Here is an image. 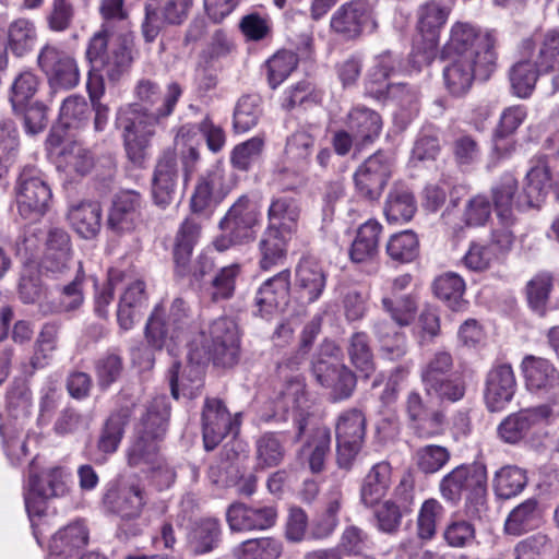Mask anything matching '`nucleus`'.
Returning <instances> with one entry per match:
<instances>
[{"label":"nucleus","instance_id":"25","mask_svg":"<svg viewBox=\"0 0 559 559\" xmlns=\"http://www.w3.org/2000/svg\"><path fill=\"white\" fill-rule=\"evenodd\" d=\"M142 204L143 199L136 191L117 193L109 210L107 227L117 235L132 231L141 222Z\"/></svg>","mask_w":559,"mask_h":559},{"label":"nucleus","instance_id":"13","mask_svg":"<svg viewBox=\"0 0 559 559\" xmlns=\"http://www.w3.org/2000/svg\"><path fill=\"white\" fill-rule=\"evenodd\" d=\"M496 37L492 32H481L471 23L456 22L450 29V37L443 47L444 58L479 60L489 50L495 51Z\"/></svg>","mask_w":559,"mask_h":559},{"label":"nucleus","instance_id":"22","mask_svg":"<svg viewBox=\"0 0 559 559\" xmlns=\"http://www.w3.org/2000/svg\"><path fill=\"white\" fill-rule=\"evenodd\" d=\"M290 272L283 270L266 280L255 292L254 307L261 318H270L285 309L289 301Z\"/></svg>","mask_w":559,"mask_h":559},{"label":"nucleus","instance_id":"58","mask_svg":"<svg viewBox=\"0 0 559 559\" xmlns=\"http://www.w3.org/2000/svg\"><path fill=\"white\" fill-rule=\"evenodd\" d=\"M75 16V0H51L45 21L51 32L63 33L73 26Z\"/></svg>","mask_w":559,"mask_h":559},{"label":"nucleus","instance_id":"29","mask_svg":"<svg viewBox=\"0 0 559 559\" xmlns=\"http://www.w3.org/2000/svg\"><path fill=\"white\" fill-rule=\"evenodd\" d=\"M135 406V401H128L120 404V406L110 414L104 424L97 441V448L100 452L105 454H112L118 450L124 435V428L128 425Z\"/></svg>","mask_w":559,"mask_h":559},{"label":"nucleus","instance_id":"11","mask_svg":"<svg viewBox=\"0 0 559 559\" xmlns=\"http://www.w3.org/2000/svg\"><path fill=\"white\" fill-rule=\"evenodd\" d=\"M487 489V469L481 463L462 464L445 474L439 484L443 499L456 504L463 493L467 500L484 498Z\"/></svg>","mask_w":559,"mask_h":559},{"label":"nucleus","instance_id":"38","mask_svg":"<svg viewBox=\"0 0 559 559\" xmlns=\"http://www.w3.org/2000/svg\"><path fill=\"white\" fill-rule=\"evenodd\" d=\"M542 522V511L536 499H527L516 506L504 522L508 535L520 536L536 530Z\"/></svg>","mask_w":559,"mask_h":559},{"label":"nucleus","instance_id":"24","mask_svg":"<svg viewBox=\"0 0 559 559\" xmlns=\"http://www.w3.org/2000/svg\"><path fill=\"white\" fill-rule=\"evenodd\" d=\"M516 391V379L510 364L493 366L486 377L485 403L490 412L503 409Z\"/></svg>","mask_w":559,"mask_h":559},{"label":"nucleus","instance_id":"32","mask_svg":"<svg viewBox=\"0 0 559 559\" xmlns=\"http://www.w3.org/2000/svg\"><path fill=\"white\" fill-rule=\"evenodd\" d=\"M450 9L439 1H429L420 5L417 12V28L428 49H433L439 41L442 26L445 24Z\"/></svg>","mask_w":559,"mask_h":559},{"label":"nucleus","instance_id":"60","mask_svg":"<svg viewBox=\"0 0 559 559\" xmlns=\"http://www.w3.org/2000/svg\"><path fill=\"white\" fill-rule=\"evenodd\" d=\"M451 459L448 448L438 444H427L416 450L414 461L417 468L426 474H435L442 469Z\"/></svg>","mask_w":559,"mask_h":559},{"label":"nucleus","instance_id":"12","mask_svg":"<svg viewBox=\"0 0 559 559\" xmlns=\"http://www.w3.org/2000/svg\"><path fill=\"white\" fill-rule=\"evenodd\" d=\"M442 70L443 84L453 96H463L472 87L476 78L487 80L496 69V56L489 50L479 60L447 58Z\"/></svg>","mask_w":559,"mask_h":559},{"label":"nucleus","instance_id":"35","mask_svg":"<svg viewBox=\"0 0 559 559\" xmlns=\"http://www.w3.org/2000/svg\"><path fill=\"white\" fill-rule=\"evenodd\" d=\"M347 127L357 143L372 142L380 135L382 119L380 115L365 106H355L347 115Z\"/></svg>","mask_w":559,"mask_h":559},{"label":"nucleus","instance_id":"2","mask_svg":"<svg viewBox=\"0 0 559 559\" xmlns=\"http://www.w3.org/2000/svg\"><path fill=\"white\" fill-rule=\"evenodd\" d=\"M124 0H100L103 23L90 38L86 59L94 69L104 70L111 82L119 81L131 68L135 58L133 32L116 27L128 19Z\"/></svg>","mask_w":559,"mask_h":559},{"label":"nucleus","instance_id":"62","mask_svg":"<svg viewBox=\"0 0 559 559\" xmlns=\"http://www.w3.org/2000/svg\"><path fill=\"white\" fill-rule=\"evenodd\" d=\"M314 139L309 130H299L288 138L286 158L290 164L310 167Z\"/></svg>","mask_w":559,"mask_h":559},{"label":"nucleus","instance_id":"56","mask_svg":"<svg viewBox=\"0 0 559 559\" xmlns=\"http://www.w3.org/2000/svg\"><path fill=\"white\" fill-rule=\"evenodd\" d=\"M262 116L261 98L258 95H243L234 110V129L247 132L255 127Z\"/></svg>","mask_w":559,"mask_h":559},{"label":"nucleus","instance_id":"3","mask_svg":"<svg viewBox=\"0 0 559 559\" xmlns=\"http://www.w3.org/2000/svg\"><path fill=\"white\" fill-rule=\"evenodd\" d=\"M191 124L181 126L175 138V148L164 150L156 160L152 177L154 203L166 209L177 197L180 179L187 186L200 162L199 148L186 141L194 134Z\"/></svg>","mask_w":559,"mask_h":559},{"label":"nucleus","instance_id":"64","mask_svg":"<svg viewBox=\"0 0 559 559\" xmlns=\"http://www.w3.org/2000/svg\"><path fill=\"white\" fill-rule=\"evenodd\" d=\"M444 515L443 506L433 498L427 499L421 504L417 518V535L420 539H431L437 531V524Z\"/></svg>","mask_w":559,"mask_h":559},{"label":"nucleus","instance_id":"33","mask_svg":"<svg viewBox=\"0 0 559 559\" xmlns=\"http://www.w3.org/2000/svg\"><path fill=\"white\" fill-rule=\"evenodd\" d=\"M281 225L276 226L274 223H270L259 241L260 266L264 271L283 264L286 259L287 239L282 230L285 224Z\"/></svg>","mask_w":559,"mask_h":559},{"label":"nucleus","instance_id":"47","mask_svg":"<svg viewBox=\"0 0 559 559\" xmlns=\"http://www.w3.org/2000/svg\"><path fill=\"white\" fill-rule=\"evenodd\" d=\"M88 542V531L83 521H75L58 531L50 544L53 554L71 556L74 550L84 547Z\"/></svg>","mask_w":559,"mask_h":559},{"label":"nucleus","instance_id":"9","mask_svg":"<svg viewBox=\"0 0 559 559\" xmlns=\"http://www.w3.org/2000/svg\"><path fill=\"white\" fill-rule=\"evenodd\" d=\"M204 356L214 365L234 366L239 358V338L236 323L229 318L215 319L207 331H200Z\"/></svg>","mask_w":559,"mask_h":559},{"label":"nucleus","instance_id":"27","mask_svg":"<svg viewBox=\"0 0 559 559\" xmlns=\"http://www.w3.org/2000/svg\"><path fill=\"white\" fill-rule=\"evenodd\" d=\"M317 380L328 390V397L333 403L349 399L357 383L356 376L348 367L323 360L317 368Z\"/></svg>","mask_w":559,"mask_h":559},{"label":"nucleus","instance_id":"17","mask_svg":"<svg viewBox=\"0 0 559 559\" xmlns=\"http://www.w3.org/2000/svg\"><path fill=\"white\" fill-rule=\"evenodd\" d=\"M204 449L213 451L228 433L237 435L240 423L233 418L224 402L216 397L204 401L201 415Z\"/></svg>","mask_w":559,"mask_h":559},{"label":"nucleus","instance_id":"39","mask_svg":"<svg viewBox=\"0 0 559 559\" xmlns=\"http://www.w3.org/2000/svg\"><path fill=\"white\" fill-rule=\"evenodd\" d=\"M417 210L412 191L404 185H394L390 190L384 214L389 223H406L411 221Z\"/></svg>","mask_w":559,"mask_h":559},{"label":"nucleus","instance_id":"8","mask_svg":"<svg viewBox=\"0 0 559 559\" xmlns=\"http://www.w3.org/2000/svg\"><path fill=\"white\" fill-rule=\"evenodd\" d=\"M526 390L545 400L552 413L559 415V369L548 359L526 355L521 362Z\"/></svg>","mask_w":559,"mask_h":559},{"label":"nucleus","instance_id":"7","mask_svg":"<svg viewBox=\"0 0 559 559\" xmlns=\"http://www.w3.org/2000/svg\"><path fill=\"white\" fill-rule=\"evenodd\" d=\"M14 190L17 211L23 218L36 221L46 214L52 193L38 168L32 165L23 166Z\"/></svg>","mask_w":559,"mask_h":559},{"label":"nucleus","instance_id":"31","mask_svg":"<svg viewBox=\"0 0 559 559\" xmlns=\"http://www.w3.org/2000/svg\"><path fill=\"white\" fill-rule=\"evenodd\" d=\"M223 183V175L218 169L207 170L199 177L190 199V210L193 214H204L211 207L216 206L223 199L219 188Z\"/></svg>","mask_w":559,"mask_h":559},{"label":"nucleus","instance_id":"41","mask_svg":"<svg viewBox=\"0 0 559 559\" xmlns=\"http://www.w3.org/2000/svg\"><path fill=\"white\" fill-rule=\"evenodd\" d=\"M221 524L217 519L205 518L197 521L188 535V545L195 555H203L217 547L221 540Z\"/></svg>","mask_w":559,"mask_h":559},{"label":"nucleus","instance_id":"51","mask_svg":"<svg viewBox=\"0 0 559 559\" xmlns=\"http://www.w3.org/2000/svg\"><path fill=\"white\" fill-rule=\"evenodd\" d=\"M527 477L524 469L516 466L500 468L493 478V489L498 498L511 499L525 488Z\"/></svg>","mask_w":559,"mask_h":559},{"label":"nucleus","instance_id":"16","mask_svg":"<svg viewBox=\"0 0 559 559\" xmlns=\"http://www.w3.org/2000/svg\"><path fill=\"white\" fill-rule=\"evenodd\" d=\"M393 169V160L386 153L378 151L369 156L355 171L354 182L359 197L374 201L378 200Z\"/></svg>","mask_w":559,"mask_h":559},{"label":"nucleus","instance_id":"36","mask_svg":"<svg viewBox=\"0 0 559 559\" xmlns=\"http://www.w3.org/2000/svg\"><path fill=\"white\" fill-rule=\"evenodd\" d=\"M103 210L98 202H81L70 207L71 227L84 239L97 236L102 227Z\"/></svg>","mask_w":559,"mask_h":559},{"label":"nucleus","instance_id":"50","mask_svg":"<svg viewBox=\"0 0 559 559\" xmlns=\"http://www.w3.org/2000/svg\"><path fill=\"white\" fill-rule=\"evenodd\" d=\"M36 39L35 24L27 19H17L8 27V48L17 57L31 51Z\"/></svg>","mask_w":559,"mask_h":559},{"label":"nucleus","instance_id":"6","mask_svg":"<svg viewBox=\"0 0 559 559\" xmlns=\"http://www.w3.org/2000/svg\"><path fill=\"white\" fill-rule=\"evenodd\" d=\"M260 218L258 202L248 194L240 195L219 219V234L213 239V247L218 252H225L252 242Z\"/></svg>","mask_w":559,"mask_h":559},{"label":"nucleus","instance_id":"46","mask_svg":"<svg viewBox=\"0 0 559 559\" xmlns=\"http://www.w3.org/2000/svg\"><path fill=\"white\" fill-rule=\"evenodd\" d=\"M401 68V62L390 52L377 57L373 68L369 71L366 90L377 99H382L385 93V85L390 84L388 80Z\"/></svg>","mask_w":559,"mask_h":559},{"label":"nucleus","instance_id":"20","mask_svg":"<svg viewBox=\"0 0 559 559\" xmlns=\"http://www.w3.org/2000/svg\"><path fill=\"white\" fill-rule=\"evenodd\" d=\"M338 464L346 465L359 452L366 435V417L361 409L349 408L340 414L335 425Z\"/></svg>","mask_w":559,"mask_h":559},{"label":"nucleus","instance_id":"59","mask_svg":"<svg viewBox=\"0 0 559 559\" xmlns=\"http://www.w3.org/2000/svg\"><path fill=\"white\" fill-rule=\"evenodd\" d=\"M308 170L307 166L290 164L286 160L284 166L274 171L273 181L283 191L300 193L308 186Z\"/></svg>","mask_w":559,"mask_h":559},{"label":"nucleus","instance_id":"18","mask_svg":"<svg viewBox=\"0 0 559 559\" xmlns=\"http://www.w3.org/2000/svg\"><path fill=\"white\" fill-rule=\"evenodd\" d=\"M331 28L346 39H355L365 31L373 32L377 22L369 0H352L341 5L332 15Z\"/></svg>","mask_w":559,"mask_h":559},{"label":"nucleus","instance_id":"19","mask_svg":"<svg viewBox=\"0 0 559 559\" xmlns=\"http://www.w3.org/2000/svg\"><path fill=\"white\" fill-rule=\"evenodd\" d=\"M558 415L546 405H536L520 409L508 415L497 428V435L501 441L508 444H516L524 440L543 423L548 424Z\"/></svg>","mask_w":559,"mask_h":559},{"label":"nucleus","instance_id":"49","mask_svg":"<svg viewBox=\"0 0 559 559\" xmlns=\"http://www.w3.org/2000/svg\"><path fill=\"white\" fill-rule=\"evenodd\" d=\"M41 80L34 72L25 70L20 72L13 80L9 91V102L12 111H21L25 104L32 103V99L39 91Z\"/></svg>","mask_w":559,"mask_h":559},{"label":"nucleus","instance_id":"23","mask_svg":"<svg viewBox=\"0 0 559 559\" xmlns=\"http://www.w3.org/2000/svg\"><path fill=\"white\" fill-rule=\"evenodd\" d=\"M276 519L277 511L272 506L251 507L235 502L226 511V521L231 532L264 531L272 527Z\"/></svg>","mask_w":559,"mask_h":559},{"label":"nucleus","instance_id":"15","mask_svg":"<svg viewBox=\"0 0 559 559\" xmlns=\"http://www.w3.org/2000/svg\"><path fill=\"white\" fill-rule=\"evenodd\" d=\"M40 70L47 75L52 90H71L80 82V70L75 59L53 45H45L37 57Z\"/></svg>","mask_w":559,"mask_h":559},{"label":"nucleus","instance_id":"54","mask_svg":"<svg viewBox=\"0 0 559 559\" xmlns=\"http://www.w3.org/2000/svg\"><path fill=\"white\" fill-rule=\"evenodd\" d=\"M240 274L241 265L239 263L221 267L211 281V300L218 302L231 299L235 295L236 283Z\"/></svg>","mask_w":559,"mask_h":559},{"label":"nucleus","instance_id":"14","mask_svg":"<svg viewBox=\"0 0 559 559\" xmlns=\"http://www.w3.org/2000/svg\"><path fill=\"white\" fill-rule=\"evenodd\" d=\"M193 7V0H148L142 35L146 43H153L165 26H178L186 22Z\"/></svg>","mask_w":559,"mask_h":559},{"label":"nucleus","instance_id":"45","mask_svg":"<svg viewBox=\"0 0 559 559\" xmlns=\"http://www.w3.org/2000/svg\"><path fill=\"white\" fill-rule=\"evenodd\" d=\"M432 289L438 299L454 311L461 310L466 301L463 296L466 285L462 276L453 272L439 275L432 283Z\"/></svg>","mask_w":559,"mask_h":559},{"label":"nucleus","instance_id":"10","mask_svg":"<svg viewBox=\"0 0 559 559\" xmlns=\"http://www.w3.org/2000/svg\"><path fill=\"white\" fill-rule=\"evenodd\" d=\"M34 459L29 464L28 485L24 493L25 508L31 519L45 513L48 499L68 492L67 474L62 467L53 466L37 474Z\"/></svg>","mask_w":559,"mask_h":559},{"label":"nucleus","instance_id":"5","mask_svg":"<svg viewBox=\"0 0 559 559\" xmlns=\"http://www.w3.org/2000/svg\"><path fill=\"white\" fill-rule=\"evenodd\" d=\"M198 330L197 316L181 297L175 298L168 311L156 306L145 326L147 343L156 348H169L189 342Z\"/></svg>","mask_w":559,"mask_h":559},{"label":"nucleus","instance_id":"21","mask_svg":"<svg viewBox=\"0 0 559 559\" xmlns=\"http://www.w3.org/2000/svg\"><path fill=\"white\" fill-rule=\"evenodd\" d=\"M146 503V491L139 483L112 485L104 496L106 509L123 521L140 518Z\"/></svg>","mask_w":559,"mask_h":559},{"label":"nucleus","instance_id":"4","mask_svg":"<svg viewBox=\"0 0 559 559\" xmlns=\"http://www.w3.org/2000/svg\"><path fill=\"white\" fill-rule=\"evenodd\" d=\"M522 49V58L508 72L511 93L528 98L542 75H549L552 90L559 91V29L548 31L537 46L532 39L524 40Z\"/></svg>","mask_w":559,"mask_h":559},{"label":"nucleus","instance_id":"63","mask_svg":"<svg viewBox=\"0 0 559 559\" xmlns=\"http://www.w3.org/2000/svg\"><path fill=\"white\" fill-rule=\"evenodd\" d=\"M201 224L194 217H187L179 226L174 242V259L182 262L185 255H192L193 248L201 236Z\"/></svg>","mask_w":559,"mask_h":559},{"label":"nucleus","instance_id":"40","mask_svg":"<svg viewBox=\"0 0 559 559\" xmlns=\"http://www.w3.org/2000/svg\"><path fill=\"white\" fill-rule=\"evenodd\" d=\"M391 484V466L388 462L374 464L366 475L360 489V499L366 507L376 506L386 493Z\"/></svg>","mask_w":559,"mask_h":559},{"label":"nucleus","instance_id":"52","mask_svg":"<svg viewBox=\"0 0 559 559\" xmlns=\"http://www.w3.org/2000/svg\"><path fill=\"white\" fill-rule=\"evenodd\" d=\"M281 554V542L272 537L247 539L234 549L237 559H277Z\"/></svg>","mask_w":559,"mask_h":559},{"label":"nucleus","instance_id":"53","mask_svg":"<svg viewBox=\"0 0 559 559\" xmlns=\"http://www.w3.org/2000/svg\"><path fill=\"white\" fill-rule=\"evenodd\" d=\"M347 354L353 366L368 378L374 371L373 354L365 332H356L348 340Z\"/></svg>","mask_w":559,"mask_h":559},{"label":"nucleus","instance_id":"44","mask_svg":"<svg viewBox=\"0 0 559 559\" xmlns=\"http://www.w3.org/2000/svg\"><path fill=\"white\" fill-rule=\"evenodd\" d=\"M158 443V440L136 433L127 451L128 465L142 471L155 469L162 460Z\"/></svg>","mask_w":559,"mask_h":559},{"label":"nucleus","instance_id":"61","mask_svg":"<svg viewBox=\"0 0 559 559\" xmlns=\"http://www.w3.org/2000/svg\"><path fill=\"white\" fill-rule=\"evenodd\" d=\"M91 104L79 94H72L63 99L60 107V119L68 128L85 126L91 118Z\"/></svg>","mask_w":559,"mask_h":559},{"label":"nucleus","instance_id":"55","mask_svg":"<svg viewBox=\"0 0 559 559\" xmlns=\"http://www.w3.org/2000/svg\"><path fill=\"white\" fill-rule=\"evenodd\" d=\"M386 253L395 262L409 263L419 254V240L412 230H404L390 237Z\"/></svg>","mask_w":559,"mask_h":559},{"label":"nucleus","instance_id":"42","mask_svg":"<svg viewBox=\"0 0 559 559\" xmlns=\"http://www.w3.org/2000/svg\"><path fill=\"white\" fill-rule=\"evenodd\" d=\"M426 395L440 405L462 401L467 391V383L462 373H454L423 386Z\"/></svg>","mask_w":559,"mask_h":559},{"label":"nucleus","instance_id":"28","mask_svg":"<svg viewBox=\"0 0 559 559\" xmlns=\"http://www.w3.org/2000/svg\"><path fill=\"white\" fill-rule=\"evenodd\" d=\"M203 356L199 355L197 361L191 360L181 366L180 362H174L168 370V380L170 392L174 399L178 400L180 395L194 399L203 388L204 366L201 362Z\"/></svg>","mask_w":559,"mask_h":559},{"label":"nucleus","instance_id":"48","mask_svg":"<svg viewBox=\"0 0 559 559\" xmlns=\"http://www.w3.org/2000/svg\"><path fill=\"white\" fill-rule=\"evenodd\" d=\"M305 402L304 383L298 379L289 380L282 384L272 400L274 416L285 419L290 409L301 411Z\"/></svg>","mask_w":559,"mask_h":559},{"label":"nucleus","instance_id":"57","mask_svg":"<svg viewBox=\"0 0 559 559\" xmlns=\"http://www.w3.org/2000/svg\"><path fill=\"white\" fill-rule=\"evenodd\" d=\"M60 324L48 322L44 324L36 342L35 352L31 358V365L34 370L44 368L57 349Z\"/></svg>","mask_w":559,"mask_h":559},{"label":"nucleus","instance_id":"37","mask_svg":"<svg viewBox=\"0 0 559 559\" xmlns=\"http://www.w3.org/2000/svg\"><path fill=\"white\" fill-rule=\"evenodd\" d=\"M518 180L512 174H504L491 187V197L497 216L502 225L514 223L513 209H516Z\"/></svg>","mask_w":559,"mask_h":559},{"label":"nucleus","instance_id":"43","mask_svg":"<svg viewBox=\"0 0 559 559\" xmlns=\"http://www.w3.org/2000/svg\"><path fill=\"white\" fill-rule=\"evenodd\" d=\"M381 230L382 226L376 219H368L360 225L349 251L354 262H365L377 254Z\"/></svg>","mask_w":559,"mask_h":559},{"label":"nucleus","instance_id":"30","mask_svg":"<svg viewBox=\"0 0 559 559\" xmlns=\"http://www.w3.org/2000/svg\"><path fill=\"white\" fill-rule=\"evenodd\" d=\"M549 182L550 173L546 165L532 167L526 175L522 191L516 195V209L525 211L539 207L546 198Z\"/></svg>","mask_w":559,"mask_h":559},{"label":"nucleus","instance_id":"1","mask_svg":"<svg viewBox=\"0 0 559 559\" xmlns=\"http://www.w3.org/2000/svg\"><path fill=\"white\" fill-rule=\"evenodd\" d=\"M182 94L183 88L176 81L169 82L164 91L152 79L143 78L136 82L134 95L139 103L120 107L115 119L116 128L122 132L123 146L132 164H144L156 128L163 126L174 114Z\"/></svg>","mask_w":559,"mask_h":559},{"label":"nucleus","instance_id":"34","mask_svg":"<svg viewBox=\"0 0 559 559\" xmlns=\"http://www.w3.org/2000/svg\"><path fill=\"white\" fill-rule=\"evenodd\" d=\"M170 407L165 396L154 397L145 407L136 433L160 441L167 431Z\"/></svg>","mask_w":559,"mask_h":559},{"label":"nucleus","instance_id":"26","mask_svg":"<svg viewBox=\"0 0 559 559\" xmlns=\"http://www.w3.org/2000/svg\"><path fill=\"white\" fill-rule=\"evenodd\" d=\"M71 260L70 235L60 227H51L47 231L45 254L40 262L43 274L59 277L69 269Z\"/></svg>","mask_w":559,"mask_h":559}]
</instances>
